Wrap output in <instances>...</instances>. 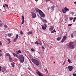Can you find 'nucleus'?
I'll use <instances>...</instances> for the list:
<instances>
[{
    "label": "nucleus",
    "instance_id": "nucleus-1",
    "mask_svg": "<svg viewBox=\"0 0 76 76\" xmlns=\"http://www.w3.org/2000/svg\"><path fill=\"white\" fill-rule=\"evenodd\" d=\"M73 44H74L73 42H69L68 45L67 46L68 48L70 50H73V48H75V46Z\"/></svg>",
    "mask_w": 76,
    "mask_h": 76
},
{
    "label": "nucleus",
    "instance_id": "nucleus-2",
    "mask_svg": "<svg viewBox=\"0 0 76 76\" xmlns=\"http://www.w3.org/2000/svg\"><path fill=\"white\" fill-rule=\"evenodd\" d=\"M35 10H36V12L39 13L41 17H42V18L45 17V15H44V13H43V12H42L38 8H35Z\"/></svg>",
    "mask_w": 76,
    "mask_h": 76
},
{
    "label": "nucleus",
    "instance_id": "nucleus-3",
    "mask_svg": "<svg viewBox=\"0 0 76 76\" xmlns=\"http://www.w3.org/2000/svg\"><path fill=\"white\" fill-rule=\"evenodd\" d=\"M31 60L36 66H38L39 65V62L38 60L35 59L34 58H32Z\"/></svg>",
    "mask_w": 76,
    "mask_h": 76
},
{
    "label": "nucleus",
    "instance_id": "nucleus-4",
    "mask_svg": "<svg viewBox=\"0 0 76 76\" xmlns=\"http://www.w3.org/2000/svg\"><path fill=\"white\" fill-rule=\"evenodd\" d=\"M20 63H23L24 62V57L22 55H21L20 56Z\"/></svg>",
    "mask_w": 76,
    "mask_h": 76
},
{
    "label": "nucleus",
    "instance_id": "nucleus-5",
    "mask_svg": "<svg viewBox=\"0 0 76 76\" xmlns=\"http://www.w3.org/2000/svg\"><path fill=\"white\" fill-rule=\"evenodd\" d=\"M47 27V26L46 25V24H44L42 26V29L43 30H45L46 29Z\"/></svg>",
    "mask_w": 76,
    "mask_h": 76
},
{
    "label": "nucleus",
    "instance_id": "nucleus-6",
    "mask_svg": "<svg viewBox=\"0 0 76 76\" xmlns=\"http://www.w3.org/2000/svg\"><path fill=\"white\" fill-rule=\"evenodd\" d=\"M68 68L69 69L70 71H72L73 69V67L69 66L68 67Z\"/></svg>",
    "mask_w": 76,
    "mask_h": 76
},
{
    "label": "nucleus",
    "instance_id": "nucleus-7",
    "mask_svg": "<svg viewBox=\"0 0 76 76\" xmlns=\"http://www.w3.org/2000/svg\"><path fill=\"white\" fill-rule=\"evenodd\" d=\"M66 38H67V37L66 36H65L63 37L61 41V42L62 43L63 42H64V41H65V40L66 39Z\"/></svg>",
    "mask_w": 76,
    "mask_h": 76
},
{
    "label": "nucleus",
    "instance_id": "nucleus-8",
    "mask_svg": "<svg viewBox=\"0 0 76 76\" xmlns=\"http://www.w3.org/2000/svg\"><path fill=\"white\" fill-rule=\"evenodd\" d=\"M31 13L32 15V17L33 18H35L36 17V14L34 13V12H32Z\"/></svg>",
    "mask_w": 76,
    "mask_h": 76
},
{
    "label": "nucleus",
    "instance_id": "nucleus-9",
    "mask_svg": "<svg viewBox=\"0 0 76 76\" xmlns=\"http://www.w3.org/2000/svg\"><path fill=\"white\" fill-rule=\"evenodd\" d=\"M12 54L14 57H17V58H19V56H18V55H17L15 53H13Z\"/></svg>",
    "mask_w": 76,
    "mask_h": 76
},
{
    "label": "nucleus",
    "instance_id": "nucleus-10",
    "mask_svg": "<svg viewBox=\"0 0 76 76\" xmlns=\"http://www.w3.org/2000/svg\"><path fill=\"white\" fill-rule=\"evenodd\" d=\"M22 21L21 23V24H23V23H24V22H25V20L24 19V17H23V16H22Z\"/></svg>",
    "mask_w": 76,
    "mask_h": 76
},
{
    "label": "nucleus",
    "instance_id": "nucleus-11",
    "mask_svg": "<svg viewBox=\"0 0 76 76\" xmlns=\"http://www.w3.org/2000/svg\"><path fill=\"white\" fill-rule=\"evenodd\" d=\"M41 19L43 22H45V23H47V21L46 20H44L42 18H41Z\"/></svg>",
    "mask_w": 76,
    "mask_h": 76
},
{
    "label": "nucleus",
    "instance_id": "nucleus-12",
    "mask_svg": "<svg viewBox=\"0 0 76 76\" xmlns=\"http://www.w3.org/2000/svg\"><path fill=\"white\" fill-rule=\"evenodd\" d=\"M54 6L53 5L52 6L50 7V9L51 10H52V11H54Z\"/></svg>",
    "mask_w": 76,
    "mask_h": 76
},
{
    "label": "nucleus",
    "instance_id": "nucleus-13",
    "mask_svg": "<svg viewBox=\"0 0 76 76\" xmlns=\"http://www.w3.org/2000/svg\"><path fill=\"white\" fill-rule=\"evenodd\" d=\"M36 73L38 76H39V75H40L41 73H40V72H39V71H38V70H36Z\"/></svg>",
    "mask_w": 76,
    "mask_h": 76
},
{
    "label": "nucleus",
    "instance_id": "nucleus-14",
    "mask_svg": "<svg viewBox=\"0 0 76 76\" xmlns=\"http://www.w3.org/2000/svg\"><path fill=\"white\" fill-rule=\"evenodd\" d=\"M64 10H66V12H67L68 11H69L70 9H68L66 7H65L64 8Z\"/></svg>",
    "mask_w": 76,
    "mask_h": 76
},
{
    "label": "nucleus",
    "instance_id": "nucleus-15",
    "mask_svg": "<svg viewBox=\"0 0 76 76\" xmlns=\"http://www.w3.org/2000/svg\"><path fill=\"white\" fill-rule=\"evenodd\" d=\"M16 53L17 54H19L20 53H22V52H21L20 50H19L18 51H17L16 52Z\"/></svg>",
    "mask_w": 76,
    "mask_h": 76
},
{
    "label": "nucleus",
    "instance_id": "nucleus-16",
    "mask_svg": "<svg viewBox=\"0 0 76 76\" xmlns=\"http://www.w3.org/2000/svg\"><path fill=\"white\" fill-rule=\"evenodd\" d=\"M50 31H53L54 29V26H50Z\"/></svg>",
    "mask_w": 76,
    "mask_h": 76
},
{
    "label": "nucleus",
    "instance_id": "nucleus-17",
    "mask_svg": "<svg viewBox=\"0 0 76 76\" xmlns=\"http://www.w3.org/2000/svg\"><path fill=\"white\" fill-rule=\"evenodd\" d=\"M7 35L8 37H10L12 36V34L9 33Z\"/></svg>",
    "mask_w": 76,
    "mask_h": 76
},
{
    "label": "nucleus",
    "instance_id": "nucleus-18",
    "mask_svg": "<svg viewBox=\"0 0 76 76\" xmlns=\"http://www.w3.org/2000/svg\"><path fill=\"white\" fill-rule=\"evenodd\" d=\"M61 37H58L57 39V41H60V39H61Z\"/></svg>",
    "mask_w": 76,
    "mask_h": 76
},
{
    "label": "nucleus",
    "instance_id": "nucleus-19",
    "mask_svg": "<svg viewBox=\"0 0 76 76\" xmlns=\"http://www.w3.org/2000/svg\"><path fill=\"white\" fill-rule=\"evenodd\" d=\"M4 26L5 28H7V24H6V23H5L4 24Z\"/></svg>",
    "mask_w": 76,
    "mask_h": 76
},
{
    "label": "nucleus",
    "instance_id": "nucleus-20",
    "mask_svg": "<svg viewBox=\"0 0 76 76\" xmlns=\"http://www.w3.org/2000/svg\"><path fill=\"white\" fill-rule=\"evenodd\" d=\"M62 11L64 13H66V10H64V9H62Z\"/></svg>",
    "mask_w": 76,
    "mask_h": 76
},
{
    "label": "nucleus",
    "instance_id": "nucleus-21",
    "mask_svg": "<svg viewBox=\"0 0 76 76\" xmlns=\"http://www.w3.org/2000/svg\"><path fill=\"white\" fill-rule=\"evenodd\" d=\"M53 58H54V57H53V56H51L50 57V60H51V61H53Z\"/></svg>",
    "mask_w": 76,
    "mask_h": 76
},
{
    "label": "nucleus",
    "instance_id": "nucleus-22",
    "mask_svg": "<svg viewBox=\"0 0 76 76\" xmlns=\"http://www.w3.org/2000/svg\"><path fill=\"white\" fill-rule=\"evenodd\" d=\"M16 37H15V38L18 39V38H19V35L18 34H16Z\"/></svg>",
    "mask_w": 76,
    "mask_h": 76
},
{
    "label": "nucleus",
    "instance_id": "nucleus-23",
    "mask_svg": "<svg viewBox=\"0 0 76 76\" xmlns=\"http://www.w3.org/2000/svg\"><path fill=\"white\" fill-rule=\"evenodd\" d=\"M76 17H75V18H74V19L73 20V22H75V21H76Z\"/></svg>",
    "mask_w": 76,
    "mask_h": 76
},
{
    "label": "nucleus",
    "instance_id": "nucleus-24",
    "mask_svg": "<svg viewBox=\"0 0 76 76\" xmlns=\"http://www.w3.org/2000/svg\"><path fill=\"white\" fill-rule=\"evenodd\" d=\"M6 55L7 56H9V57L10 56V54L9 53H6Z\"/></svg>",
    "mask_w": 76,
    "mask_h": 76
},
{
    "label": "nucleus",
    "instance_id": "nucleus-25",
    "mask_svg": "<svg viewBox=\"0 0 76 76\" xmlns=\"http://www.w3.org/2000/svg\"><path fill=\"white\" fill-rule=\"evenodd\" d=\"M71 37H72V38H73L74 37H73V33H72L71 34Z\"/></svg>",
    "mask_w": 76,
    "mask_h": 76
},
{
    "label": "nucleus",
    "instance_id": "nucleus-26",
    "mask_svg": "<svg viewBox=\"0 0 76 76\" xmlns=\"http://www.w3.org/2000/svg\"><path fill=\"white\" fill-rule=\"evenodd\" d=\"M39 44H40V45H42V43H41V42H39L38 43V45H39Z\"/></svg>",
    "mask_w": 76,
    "mask_h": 76
},
{
    "label": "nucleus",
    "instance_id": "nucleus-27",
    "mask_svg": "<svg viewBox=\"0 0 76 76\" xmlns=\"http://www.w3.org/2000/svg\"><path fill=\"white\" fill-rule=\"evenodd\" d=\"M31 50L32 51H35V49L33 48H31Z\"/></svg>",
    "mask_w": 76,
    "mask_h": 76
},
{
    "label": "nucleus",
    "instance_id": "nucleus-28",
    "mask_svg": "<svg viewBox=\"0 0 76 76\" xmlns=\"http://www.w3.org/2000/svg\"><path fill=\"white\" fill-rule=\"evenodd\" d=\"M54 32H56V31H55V29H54L53 31H51V33H54Z\"/></svg>",
    "mask_w": 76,
    "mask_h": 76
},
{
    "label": "nucleus",
    "instance_id": "nucleus-29",
    "mask_svg": "<svg viewBox=\"0 0 76 76\" xmlns=\"http://www.w3.org/2000/svg\"><path fill=\"white\" fill-rule=\"evenodd\" d=\"M68 62H69V63H70V62H71V61L70 59H68Z\"/></svg>",
    "mask_w": 76,
    "mask_h": 76
},
{
    "label": "nucleus",
    "instance_id": "nucleus-30",
    "mask_svg": "<svg viewBox=\"0 0 76 76\" xmlns=\"http://www.w3.org/2000/svg\"><path fill=\"white\" fill-rule=\"evenodd\" d=\"M17 39H16V38H15L14 39V42H16V40H17Z\"/></svg>",
    "mask_w": 76,
    "mask_h": 76
},
{
    "label": "nucleus",
    "instance_id": "nucleus-31",
    "mask_svg": "<svg viewBox=\"0 0 76 76\" xmlns=\"http://www.w3.org/2000/svg\"><path fill=\"white\" fill-rule=\"evenodd\" d=\"M73 19V18L72 17H71L69 18V20H72Z\"/></svg>",
    "mask_w": 76,
    "mask_h": 76
},
{
    "label": "nucleus",
    "instance_id": "nucleus-32",
    "mask_svg": "<svg viewBox=\"0 0 76 76\" xmlns=\"http://www.w3.org/2000/svg\"><path fill=\"white\" fill-rule=\"evenodd\" d=\"M11 64L12 67H15V65H14V64H13L11 63Z\"/></svg>",
    "mask_w": 76,
    "mask_h": 76
},
{
    "label": "nucleus",
    "instance_id": "nucleus-33",
    "mask_svg": "<svg viewBox=\"0 0 76 76\" xmlns=\"http://www.w3.org/2000/svg\"><path fill=\"white\" fill-rule=\"evenodd\" d=\"M28 34H32V32L31 31L28 32Z\"/></svg>",
    "mask_w": 76,
    "mask_h": 76
},
{
    "label": "nucleus",
    "instance_id": "nucleus-34",
    "mask_svg": "<svg viewBox=\"0 0 76 76\" xmlns=\"http://www.w3.org/2000/svg\"><path fill=\"white\" fill-rule=\"evenodd\" d=\"M35 44H37V45H38V41H36L35 42Z\"/></svg>",
    "mask_w": 76,
    "mask_h": 76
},
{
    "label": "nucleus",
    "instance_id": "nucleus-35",
    "mask_svg": "<svg viewBox=\"0 0 76 76\" xmlns=\"http://www.w3.org/2000/svg\"><path fill=\"white\" fill-rule=\"evenodd\" d=\"M2 23H0V26H2Z\"/></svg>",
    "mask_w": 76,
    "mask_h": 76
},
{
    "label": "nucleus",
    "instance_id": "nucleus-36",
    "mask_svg": "<svg viewBox=\"0 0 76 76\" xmlns=\"http://www.w3.org/2000/svg\"><path fill=\"white\" fill-rule=\"evenodd\" d=\"M20 34L21 35H22V34H23V31H21L20 32Z\"/></svg>",
    "mask_w": 76,
    "mask_h": 76
},
{
    "label": "nucleus",
    "instance_id": "nucleus-37",
    "mask_svg": "<svg viewBox=\"0 0 76 76\" xmlns=\"http://www.w3.org/2000/svg\"><path fill=\"white\" fill-rule=\"evenodd\" d=\"M42 49L43 50H45V48L44 46H42Z\"/></svg>",
    "mask_w": 76,
    "mask_h": 76
},
{
    "label": "nucleus",
    "instance_id": "nucleus-38",
    "mask_svg": "<svg viewBox=\"0 0 76 76\" xmlns=\"http://www.w3.org/2000/svg\"><path fill=\"white\" fill-rule=\"evenodd\" d=\"M65 18L67 20V16H65Z\"/></svg>",
    "mask_w": 76,
    "mask_h": 76
},
{
    "label": "nucleus",
    "instance_id": "nucleus-39",
    "mask_svg": "<svg viewBox=\"0 0 76 76\" xmlns=\"http://www.w3.org/2000/svg\"><path fill=\"white\" fill-rule=\"evenodd\" d=\"M3 56V54L2 53H0V57H1Z\"/></svg>",
    "mask_w": 76,
    "mask_h": 76
},
{
    "label": "nucleus",
    "instance_id": "nucleus-40",
    "mask_svg": "<svg viewBox=\"0 0 76 76\" xmlns=\"http://www.w3.org/2000/svg\"><path fill=\"white\" fill-rule=\"evenodd\" d=\"M72 24H68V26H71Z\"/></svg>",
    "mask_w": 76,
    "mask_h": 76
},
{
    "label": "nucleus",
    "instance_id": "nucleus-41",
    "mask_svg": "<svg viewBox=\"0 0 76 76\" xmlns=\"http://www.w3.org/2000/svg\"><path fill=\"white\" fill-rule=\"evenodd\" d=\"M7 41H8L10 42V39H7Z\"/></svg>",
    "mask_w": 76,
    "mask_h": 76
},
{
    "label": "nucleus",
    "instance_id": "nucleus-42",
    "mask_svg": "<svg viewBox=\"0 0 76 76\" xmlns=\"http://www.w3.org/2000/svg\"><path fill=\"white\" fill-rule=\"evenodd\" d=\"M10 61H12V58L11 59H10Z\"/></svg>",
    "mask_w": 76,
    "mask_h": 76
},
{
    "label": "nucleus",
    "instance_id": "nucleus-43",
    "mask_svg": "<svg viewBox=\"0 0 76 76\" xmlns=\"http://www.w3.org/2000/svg\"><path fill=\"white\" fill-rule=\"evenodd\" d=\"M0 71H1V66H0Z\"/></svg>",
    "mask_w": 76,
    "mask_h": 76
},
{
    "label": "nucleus",
    "instance_id": "nucleus-44",
    "mask_svg": "<svg viewBox=\"0 0 76 76\" xmlns=\"http://www.w3.org/2000/svg\"><path fill=\"white\" fill-rule=\"evenodd\" d=\"M6 4H5V5H3V7L4 8H5V7H6Z\"/></svg>",
    "mask_w": 76,
    "mask_h": 76
},
{
    "label": "nucleus",
    "instance_id": "nucleus-45",
    "mask_svg": "<svg viewBox=\"0 0 76 76\" xmlns=\"http://www.w3.org/2000/svg\"><path fill=\"white\" fill-rule=\"evenodd\" d=\"M65 63H66V61H64V63H63V65H64V64H65Z\"/></svg>",
    "mask_w": 76,
    "mask_h": 76
},
{
    "label": "nucleus",
    "instance_id": "nucleus-46",
    "mask_svg": "<svg viewBox=\"0 0 76 76\" xmlns=\"http://www.w3.org/2000/svg\"><path fill=\"white\" fill-rule=\"evenodd\" d=\"M74 14L75 13H74V12H72L71 13V14H72V15H74Z\"/></svg>",
    "mask_w": 76,
    "mask_h": 76
},
{
    "label": "nucleus",
    "instance_id": "nucleus-47",
    "mask_svg": "<svg viewBox=\"0 0 76 76\" xmlns=\"http://www.w3.org/2000/svg\"><path fill=\"white\" fill-rule=\"evenodd\" d=\"M0 45H2V43H1V41H0Z\"/></svg>",
    "mask_w": 76,
    "mask_h": 76
},
{
    "label": "nucleus",
    "instance_id": "nucleus-48",
    "mask_svg": "<svg viewBox=\"0 0 76 76\" xmlns=\"http://www.w3.org/2000/svg\"><path fill=\"white\" fill-rule=\"evenodd\" d=\"M73 75L74 76H76V74H73Z\"/></svg>",
    "mask_w": 76,
    "mask_h": 76
},
{
    "label": "nucleus",
    "instance_id": "nucleus-49",
    "mask_svg": "<svg viewBox=\"0 0 76 76\" xmlns=\"http://www.w3.org/2000/svg\"><path fill=\"white\" fill-rule=\"evenodd\" d=\"M46 72L47 73L48 72V70H47V69H46V70H45Z\"/></svg>",
    "mask_w": 76,
    "mask_h": 76
},
{
    "label": "nucleus",
    "instance_id": "nucleus-50",
    "mask_svg": "<svg viewBox=\"0 0 76 76\" xmlns=\"http://www.w3.org/2000/svg\"><path fill=\"white\" fill-rule=\"evenodd\" d=\"M8 6H9L8 5H7V4L6 7L7 8L8 7Z\"/></svg>",
    "mask_w": 76,
    "mask_h": 76
},
{
    "label": "nucleus",
    "instance_id": "nucleus-51",
    "mask_svg": "<svg viewBox=\"0 0 76 76\" xmlns=\"http://www.w3.org/2000/svg\"><path fill=\"white\" fill-rule=\"evenodd\" d=\"M9 58H10V59H11V58H12V57H10V56Z\"/></svg>",
    "mask_w": 76,
    "mask_h": 76
},
{
    "label": "nucleus",
    "instance_id": "nucleus-52",
    "mask_svg": "<svg viewBox=\"0 0 76 76\" xmlns=\"http://www.w3.org/2000/svg\"><path fill=\"white\" fill-rule=\"evenodd\" d=\"M76 59V57H74V60H75Z\"/></svg>",
    "mask_w": 76,
    "mask_h": 76
},
{
    "label": "nucleus",
    "instance_id": "nucleus-53",
    "mask_svg": "<svg viewBox=\"0 0 76 76\" xmlns=\"http://www.w3.org/2000/svg\"><path fill=\"white\" fill-rule=\"evenodd\" d=\"M12 64H15V62H13Z\"/></svg>",
    "mask_w": 76,
    "mask_h": 76
},
{
    "label": "nucleus",
    "instance_id": "nucleus-54",
    "mask_svg": "<svg viewBox=\"0 0 76 76\" xmlns=\"http://www.w3.org/2000/svg\"><path fill=\"white\" fill-rule=\"evenodd\" d=\"M51 0H46V1L47 2V1H50Z\"/></svg>",
    "mask_w": 76,
    "mask_h": 76
},
{
    "label": "nucleus",
    "instance_id": "nucleus-55",
    "mask_svg": "<svg viewBox=\"0 0 76 76\" xmlns=\"http://www.w3.org/2000/svg\"><path fill=\"white\" fill-rule=\"evenodd\" d=\"M74 3V4H75L76 5V2H75Z\"/></svg>",
    "mask_w": 76,
    "mask_h": 76
},
{
    "label": "nucleus",
    "instance_id": "nucleus-56",
    "mask_svg": "<svg viewBox=\"0 0 76 76\" xmlns=\"http://www.w3.org/2000/svg\"><path fill=\"white\" fill-rule=\"evenodd\" d=\"M48 10H49V8H48Z\"/></svg>",
    "mask_w": 76,
    "mask_h": 76
},
{
    "label": "nucleus",
    "instance_id": "nucleus-57",
    "mask_svg": "<svg viewBox=\"0 0 76 76\" xmlns=\"http://www.w3.org/2000/svg\"><path fill=\"white\" fill-rule=\"evenodd\" d=\"M36 1H38V0H35Z\"/></svg>",
    "mask_w": 76,
    "mask_h": 76
},
{
    "label": "nucleus",
    "instance_id": "nucleus-58",
    "mask_svg": "<svg viewBox=\"0 0 76 76\" xmlns=\"http://www.w3.org/2000/svg\"><path fill=\"white\" fill-rule=\"evenodd\" d=\"M10 42L8 43V44H10Z\"/></svg>",
    "mask_w": 76,
    "mask_h": 76
},
{
    "label": "nucleus",
    "instance_id": "nucleus-59",
    "mask_svg": "<svg viewBox=\"0 0 76 76\" xmlns=\"http://www.w3.org/2000/svg\"><path fill=\"white\" fill-rule=\"evenodd\" d=\"M1 0H0V3H1Z\"/></svg>",
    "mask_w": 76,
    "mask_h": 76
},
{
    "label": "nucleus",
    "instance_id": "nucleus-60",
    "mask_svg": "<svg viewBox=\"0 0 76 76\" xmlns=\"http://www.w3.org/2000/svg\"><path fill=\"white\" fill-rule=\"evenodd\" d=\"M1 50L0 49V52H1Z\"/></svg>",
    "mask_w": 76,
    "mask_h": 76
},
{
    "label": "nucleus",
    "instance_id": "nucleus-61",
    "mask_svg": "<svg viewBox=\"0 0 76 76\" xmlns=\"http://www.w3.org/2000/svg\"><path fill=\"white\" fill-rule=\"evenodd\" d=\"M66 35H67V34H66Z\"/></svg>",
    "mask_w": 76,
    "mask_h": 76
},
{
    "label": "nucleus",
    "instance_id": "nucleus-62",
    "mask_svg": "<svg viewBox=\"0 0 76 76\" xmlns=\"http://www.w3.org/2000/svg\"><path fill=\"white\" fill-rule=\"evenodd\" d=\"M54 63H56V62H54Z\"/></svg>",
    "mask_w": 76,
    "mask_h": 76
},
{
    "label": "nucleus",
    "instance_id": "nucleus-63",
    "mask_svg": "<svg viewBox=\"0 0 76 76\" xmlns=\"http://www.w3.org/2000/svg\"><path fill=\"white\" fill-rule=\"evenodd\" d=\"M0 29H1V28H0Z\"/></svg>",
    "mask_w": 76,
    "mask_h": 76
},
{
    "label": "nucleus",
    "instance_id": "nucleus-64",
    "mask_svg": "<svg viewBox=\"0 0 76 76\" xmlns=\"http://www.w3.org/2000/svg\"><path fill=\"white\" fill-rule=\"evenodd\" d=\"M70 76H71V75H70Z\"/></svg>",
    "mask_w": 76,
    "mask_h": 76
}]
</instances>
